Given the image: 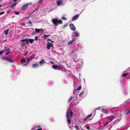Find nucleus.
<instances>
[{
	"label": "nucleus",
	"mask_w": 130,
	"mask_h": 130,
	"mask_svg": "<svg viewBox=\"0 0 130 130\" xmlns=\"http://www.w3.org/2000/svg\"><path fill=\"white\" fill-rule=\"evenodd\" d=\"M74 95V96L73 98V100L74 101H75L76 100L78 97L79 96L78 92H77Z\"/></svg>",
	"instance_id": "obj_10"
},
{
	"label": "nucleus",
	"mask_w": 130,
	"mask_h": 130,
	"mask_svg": "<svg viewBox=\"0 0 130 130\" xmlns=\"http://www.w3.org/2000/svg\"><path fill=\"white\" fill-rule=\"evenodd\" d=\"M68 109V111H69V109H68ZM69 116L70 117V118H71L72 117L73 115V113L72 111H70V115L69 114Z\"/></svg>",
	"instance_id": "obj_24"
},
{
	"label": "nucleus",
	"mask_w": 130,
	"mask_h": 130,
	"mask_svg": "<svg viewBox=\"0 0 130 130\" xmlns=\"http://www.w3.org/2000/svg\"><path fill=\"white\" fill-rule=\"evenodd\" d=\"M40 125L38 126H34L32 128L31 130H35V129L37 128V127H40Z\"/></svg>",
	"instance_id": "obj_33"
},
{
	"label": "nucleus",
	"mask_w": 130,
	"mask_h": 130,
	"mask_svg": "<svg viewBox=\"0 0 130 130\" xmlns=\"http://www.w3.org/2000/svg\"><path fill=\"white\" fill-rule=\"evenodd\" d=\"M5 13V12L4 11L2 12H0V15L4 14Z\"/></svg>",
	"instance_id": "obj_43"
},
{
	"label": "nucleus",
	"mask_w": 130,
	"mask_h": 130,
	"mask_svg": "<svg viewBox=\"0 0 130 130\" xmlns=\"http://www.w3.org/2000/svg\"><path fill=\"white\" fill-rule=\"evenodd\" d=\"M76 39L75 38H73L71 40H70L67 43L68 45H72L73 43L75 41Z\"/></svg>",
	"instance_id": "obj_9"
},
{
	"label": "nucleus",
	"mask_w": 130,
	"mask_h": 130,
	"mask_svg": "<svg viewBox=\"0 0 130 130\" xmlns=\"http://www.w3.org/2000/svg\"><path fill=\"white\" fill-rule=\"evenodd\" d=\"M35 56V55L33 54L29 58H28L27 59V64H28L30 62L29 61L31 60Z\"/></svg>",
	"instance_id": "obj_12"
},
{
	"label": "nucleus",
	"mask_w": 130,
	"mask_h": 130,
	"mask_svg": "<svg viewBox=\"0 0 130 130\" xmlns=\"http://www.w3.org/2000/svg\"><path fill=\"white\" fill-rule=\"evenodd\" d=\"M126 102L128 103H130V99H129L127 100Z\"/></svg>",
	"instance_id": "obj_53"
},
{
	"label": "nucleus",
	"mask_w": 130,
	"mask_h": 130,
	"mask_svg": "<svg viewBox=\"0 0 130 130\" xmlns=\"http://www.w3.org/2000/svg\"><path fill=\"white\" fill-rule=\"evenodd\" d=\"M129 113H130V109L128 110L127 112V114H128Z\"/></svg>",
	"instance_id": "obj_45"
},
{
	"label": "nucleus",
	"mask_w": 130,
	"mask_h": 130,
	"mask_svg": "<svg viewBox=\"0 0 130 130\" xmlns=\"http://www.w3.org/2000/svg\"><path fill=\"white\" fill-rule=\"evenodd\" d=\"M27 22L28 24H29V25H32V23L31 22L30 20H29V21H28V22Z\"/></svg>",
	"instance_id": "obj_36"
},
{
	"label": "nucleus",
	"mask_w": 130,
	"mask_h": 130,
	"mask_svg": "<svg viewBox=\"0 0 130 130\" xmlns=\"http://www.w3.org/2000/svg\"><path fill=\"white\" fill-rule=\"evenodd\" d=\"M45 63L44 62V59L41 60V65L43 64V63Z\"/></svg>",
	"instance_id": "obj_40"
},
{
	"label": "nucleus",
	"mask_w": 130,
	"mask_h": 130,
	"mask_svg": "<svg viewBox=\"0 0 130 130\" xmlns=\"http://www.w3.org/2000/svg\"><path fill=\"white\" fill-rule=\"evenodd\" d=\"M61 19L63 20H66L67 19L66 18L64 17H61Z\"/></svg>",
	"instance_id": "obj_39"
},
{
	"label": "nucleus",
	"mask_w": 130,
	"mask_h": 130,
	"mask_svg": "<svg viewBox=\"0 0 130 130\" xmlns=\"http://www.w3.org/2000/svg\"><path fill=\"white\" fill-rule=\"evenodd\" d=\"M4 50H3V51H4V52L5 51H6V52H8L9 51H11V50L9 48L7 47H6V46H5L4 47Z\"/></svg>",
	"instance_id": "obj_23"
},
{
	"label": "nucleus",
	"mask_w": 130,
	"mask_h": 130,
	"mask_svg": "<svg viewBox=\"0 0 130 130\" xmlns=\"http://www.w3.org/2000/svg\"><path fill=\"white\" fill-rule=\"evenodd\" d=\"M50 35L49 34H48V35H44V38L46 39L47 38H46V37H48L50 36Z\"/></svg>",
	"instance_id": "obj_37"
},
{
	"label": "nucleus",
	"mask_w": 130,
	"mask_h": 130,
	"mask_svg": "<svg viewBox=\"0 0 130 130\" xmlns=\"http://www.w3.org/2000/svg\"><path fill=\"white\" fill-rule=\"evenodd\" d=\"M48 39V41H51L50 40V39Z\"/></svg>",
	"instance_id": "obj_60"
},
{
	"label": "nucleus",
	"mask_w": 130,
	"mask_h": 130,
	"mask_svg": "<svg viewBox=\"0 0 130 130\" xmlns=\"http://www.w3.org/2000/svg\"><path fill=\"white\" fill-rule=\"evenodd\" d=\"M10 51H8V52L7 53H6V55H7L8 54H10Z\"/></svg>",
	"instance_id": "obj_47"
},
{
	"label": "nucleus",
	"mask_w": 130,
	"mask_h": 130,
	"mask_svg": "<svg viewBox=\"0 0 130 130\" xmlns=\"http://www.w3.org/2000/svg\"><path fill=\"white\" fill-rule=\"evenodd\" d=\"M49 62L50 63H51L52 64H54V62L53 61H51Z\"/></svg>",
	"instance_id": "obj_54"
},
{
	"label": "nucleus",
	"mask_w": 130,
	"mask_h": 130,
	"mask_svg": "<svg viewBox=\"0 0 130 130\" xmlns=\"http://www.w3.org/2000/svg\"><path fill=\"white\" fill-rule=\"evenodd\" d=\"M84 46L81 44H80L78 45V46L76 48L77 51H78L81 53H83L84 52Z\"/></svg>",
	"instance_id": "obj_5"
},
{
	"label": "nucleus",
	"mask_w": 130,
	"mask_h": 130,
	"mask_svg": "<svg viewBox=\"0 0 130 130\" xmlns=\"http://www.w3.org/2000/svg\"><path fill=\"white\" fill-rule=\"evenodd\" d=\"M17 0H14V1H13V2H16Z\"/></svg>",
	"instance_id": "obj_58"
},
{
	"label": "nucleus",
	"mask_w": 130,
	"mask_h": 130,
	"mask_svg": "<svg viewBox=\"0 0 130 130\" xmlns=\"http://www.w3.org/2000/svg\"><path fill=\"white\" fill-rule=\"evenodd\" d=\"M79 60L77 59H75L74 60V61L75 62H77L78 61V60Z\"/></svg>",
	"instance_id": "obj_41"
},
{
	"label": "nucleus",
	"mask_w": 130,
	"mask_h": 130,
	"mask_svg": "<svg viewBox=\"0 0 130 130\" xmlns=\"http://www.w3.org/2000/svg\"><path fill=\"white\" fill-rule=\"evenodd\" d=\"M4 52V51L2 50V51H0V55H2Z\"/></svg>",
	"instance_id": "obj_49"
},
{
	"label": "nucleus",
	"mask_w": 130,
	"mask_h": 130,
	"mask_svg": "<svg viewBox=\"0 0 130 130\" xmlns=\"http://www.w3.org/2000/svg\"><path fill=\"white\" fill-rule=\"evenodd\" d=\"M66 117L67 119V121L68 123V126L69 128L71 130L73 129V127L70 124L71 123V118H70V117L68 115V109L67 110V112H66Z\"/></svg>",
	"instance_id": "obj_2"
},
{
	"label": "nucleus",
	"mask_w": 130,
	"mask_h": 130,
	"mask_svg": "<svg viewBox=\"0 0 130 130\" xmlns=\"http://www.w3.org/2000/svg\"><path fill=\"white\" fill-rule=\"evenodd\" d=\"M52 22L54 24L55 26L57 25L58 24H59L62 23V20L60 19L58 20L57 19H54L52 20Z\"/></svg>",
	"instance_id": "obj_4"
},
{
	"label": "nucleus",
	"mask_w": 130,
	"mask_h": 130,
	"mask_svg": "<svg viewBox=\"0 0 130 130\" xmlns=\"http://www.w3.org/2000/svg\"><path fill=\"white\" fill-rule=\"evenodd\" d=\"M53 46V44L51 43H48L47 45L46 48L48 49H50L51 47Z\"/></svg>",
	"instance_id": "obj_17"
},
{
	"label": "nucleus",
	"mask_w": 130,
	"mask_h": 130,
	"mask_svg": "<svg viewBox=\"0 0 130 130\" xmlns=\"http://www.w3.org/2000/svg\"><path fill=\"white\" fill-rule=\"evenodd\" d=\"M116 116L111 115L110 116L108 117V119L109 120L110 122L112 121L113 119L116 118L117 117Z\"/></svg>",
	"instance_id": "obj_11"
},
{
	"label": "nucleus",
	"mask_w": 130,
	"mask_h": 130,
	"mask_svg": "<svg viewBox=\"0 0 130 130\" xmlns=\"http://www.w3.org/2000/svg\"><path fill=\"white\" fill-rule=\"evenodd\" d=\"M92 114H90L89 115L87 116V117L83 119V120L84 121H88L89 120H91V119H92L93 118H91V119H88V118L92 116Z\"/></svg>",
	"instance_id": "obj_6"
},
{
	"label": "nucleus",
	"mask_w": 130,
	"mask_h": 130,
	"mask_svg": "<svg viewBox=\"0 0 130 130\" xmlns=\"http://www.w3.org/2000/svg\"><path fill=\"white\" fill-rule=\"evenodd\" d=\"M34 40V39L26 38L24 39H21L20 41L21 42L26 41V44H29L28 42L31 43H32Z\"/></svg>",
	"instance_id": "obj_3"
},
{
	"label": "nucleus",
	"mask_w": 130,
	"mask_h": 130,
	"mask_svg": "<svg viewBox=\"0 0 130 130\" xmlns=\"http://www.w3.org/2000/svg\"><path fill=\"white\" fill-rule=\"evenodd\" d=\"M10 11V10H9L7 12V13H8Z\"/></svg>",
	"instance_id": "obj_59"
},
{
	"label": "nucleus",
	"mask_w": 130,
	"mask_h": 130,
	"mask_svg": "<svg viewBox=\"0 0 130 130\" xmlns=\"http://www.w3.org/2000/svg\"><path fill=\"white\" fill-rule=\"evenodd\" d=\"M52 67L54 69H55L58 70H60L61 69V67L57 65H52Z\"/></svg>",
	"instance_id": "obj_8"
},
{
	"label": "nucleus",
	"mask_w": 130,
	"mask_h": 130,
	"mask_svg": "<svg viewBox=\"0 0 130 130\" xmlns=\"http://www.w3.org/2000/svg\"><path fill=\"white\" fill-rule=\"evenodd\" d=\"M73 86L74 87H77V86H78V84L77 83L75 82L74 81H73Z\"/></svg>",
	"instance_id": "obj_29"
},
{
	"label": "nucleus",
	"mask_w": 130,
	"mask_h": 130,
	"mask_svg": "<svg viewBox=\"0 0 130 130\" xmlns=\"http://www.w3.org/2000/svg\"><path fill=\"white\" fill-rule=\"evenodd\" d=\"M69 55L71 57H77L78 55L77 50L74 48L71 49L69 53Z\"/></svg>",
	"instance_id": "obj_1"
},
{
	"label": "nucleus",
	"mask_w": 130,
	"mask_h": 130,
	"mask_svg": "<svg viewBox=\"0 0 130 130\" xmlns=\"http://www.w3.org/2000/svg\"><path fill=\"white\" fill-rule=\"evenodd\" d=\"M74 34L77 37H78L79 36V35L78 32H75L74 33Z\"/></svg>",
	"instance_id": "obj_32"
},
{
	"label": "nucleus",
	"mask_w": 130,
	"mask_h": 130,
	"mask_svg": "<svg viewBox=\"0 0 130 130\" xmlns=\"http://www.w3.org/2000/svg\"><path fill=\"white\" fill-rule=\"evenodd\" d=\"M101 111L103 113L106 114H107L108 113L107 110L104 108H102Z\"/></svg>",
	"instance_id": "obj_19"
},
{
	"label": "nucleus",
	"mask_w": 130,
	"mask_h": 130,
	"mask_svg": "<svg viewBox=\"0 0 130 130\" xmlns=\"http://www.w3.org/2000/svg\"><path fill=\"white\" fill-rule=\"evenodd\" d=\"M41 31H43V30H42V29H41Z\"/></svg>",
	"instance_id": "obj_63"
},
{
	"label": "nucleus",
	"mask_w": 130,
	"mask_h": 130,
	"mask_svg": "<svg viewBox=\"0 0 130 130\" xmlns=\"http://www.w3.org/2000/svg\"><path fill=\"white\" fill-rule=\"evenodd\" d=\"M85 126H86V128L87 129H89L90 128V127L89 126L86 125Z\"/></svg>",
	"instance_id": "obj_44"
},
{
	"label": "nucleus",
	"mask_w": 130,
	"mask_h": 130,
	"mask_svg": "<svg viewBox=\"0 0 130 130\" xmlns=\"http://www.w3.org/2000/svg\"><path fill=\"white\" fill-rule=\"evenodd\" d=\"M112 113L113 114H116V115H117V114H116V113H115L114 111H112Z\"/></svg>",
	"instance_id": "obj_55"
},
{
	"label": "nucleus",
	"mask_w": 130,
	"mask_h": 130,
	"mask_svg": "<svg viewBox=\"0 0 130 130\" xmlns=\"http://www.w3.org/2000/svg\"><path fill=\"white\" fill-rule=\"evenodd\" d=\"M28 64H27V63L26 64H25V65H27Z\"/></svg>",
	"instance_id": "obj_62"
},
{
	"label": "nucleus",
	"mask_w": 130,
	"mask_h": 130,
	"mask_svg": "<svg viewBox=\"0 0 130 130\" xmlns=\"http://www.w3.org/2000/svg\"><path fill=\"white\" fill-rule=\"evenodd\" d=\"M31 4V3H29L24 5L22 8L21 10H26L28 7V5H30Z\"/></svg>",
	"instance_id": "obj_7"
},
{
	"label": "nucleus",
	"mask_w": 130,
	"mask_h": 130,
	"mask_svg": "<svg viewBox=\"0 0 130 130\" xmlns=\"http://www.w3.org/2000/svg\"><path fill=\"white\" fill-rule=\"evenodd\" d=\"M79 16V15L78 14H77L74 16L72 18V21H73L76 20L78 18Z\"/></svg>",
	"instance_id": "obj_16"
},
{
	"label": "nucleus",
	"mask_w": 130,
	"mask_h": 130,
	"mask_svg": "<svg viewBox=\"0 0 130 130\" xmlns=\"http://www.w3.org/2000/svg\"><path fill=\"white\" fill-rule=\"evenodd\" d=\"M101 107H97L96 108L95 110H98L100 109Z\"/></svg>",
	"instance_id": "obj_48"
},
{
	"label": "nucleus",
	"mask_w": 130,
	"mask_h": 130,
	"mask_svg": "<svg viewBox=\"0 0 130 130\" xmlns=\"http://www.w3.org/2000/svg\"><path fill=\"white\" fill-rule=\"evenodd\" d=\"M7 58L6 57H2V59L3 60H7Z\"/></svg>",
	"instance_id": "obj_38"
},
{
	"label": "nucleus",
	"mask_w": 130,
	"mask_h": 130,
	"mask_svg": "<svg viewBox=\"0 0 130 130\" xmlns=\"http://www.w3.org/2000/svg\"><path fill=\"white\" fill-rule=\"evenodd\" d=\"M108 122H106V124L104 125V127H106V125H107V124H108Z\"/></svg>",
	"instance_id": "obj_51"
},
{
	"label": "nucleus",
	"mask_w": 130,
	"mask_h": 130,
	"mask_svg": "<svg viewBox=\"0 0 130 130\" xmlns=\"http://www.w3.org/2000/svg\"><path fill=\"white\" fill-rule=\"evenodd\" d=\"M78 64L80 66L82 65L83 64V63L82 60L79 59V60H78Z\"/></svg>",
	"instance_id": "obj_20"
},
{
	"label": "nucleus",
	"mask_w": 130,
	"mask_h": 130,
	"mask_svg": "<svg viewBox=\"0 0 130 130\" xmlns=\"http://www.w3.org/2000/svg\"><path fill=\"white\" fill-rule=\"evenodd\" d=\"M19 12H15V13L17 15H19Z\"/></svg>",
	"instance_id": "obj_50"
},
{
	"label": "nucleus",
	"mask_w": 130,
	"mask_h": 130,
	"mask_svg": "<svg viewBox=\"0 0 130 130\" xmlns=\"http://www.w3.org/2000/svg\"><path fill=\"white\" fill-rule=\"evenodd\" d=\"M86 92V90L85 89L80 94H79V96H80L82 97V95H83L85 92Z\"/></svg>",
	"instance_id": "obj_22"
},
{
	"label": "nucleus",
	"mask_w": 130,
	"mask_h": 130,
	"mask_svg": "<svg viewBox=\"0 0 130 130\" xmlns=\"http://www.w3.org/2000/svg\"><path fill=\"white\" fill-rule=\"evenodd\" d=\"M74 127H75V129L77 130H80V128L79 127V126H77V124H76L74 126Z\"/></svg>",
	"instance_id": "obj_27"
},
{
	"label": "nucleus",
	"mask_w": 130,
	"mask_h": 130,
	"mask_svg": "<svg viewBox=\"0 0 130 130\" xmlns=\"http://www.w3.org/2000/svg\"><path fill=\"white\" fill-rule=\"evenodd\" d=\"M118 119H117L115 121L113 122L114 124H116L118 122L120 121L121 119V117L120 116H119L118 117Z\"/></svg>",
	"instance_id": "obj_18"
},
{
	"label": "nucleus",
	"mask_w": 130,
	"mask_h": 130,
	"mask_svg": "<svg viewBox=\"0 0 130 130\" xmlns=\"http://www.w3.org/2000/svg\"><path fill=\"white\" fill-rule=\"evenodd\" d=\"M72 96L70 97V98H69V99L68 100V102H69L71 101L72 100Z\"/></svg>",
	"instance_id": "obj_42"
},
{
	"label": "nucleus",
	"mask_w": 130,
	"mask_h": 130,
	"mask_svg": "<svg viewBox=\"0 0 130 130\" xmlns=\"http://www.w3.org/2000/svg\"><path fill=\"white\" fill-rule=\"evenodd\" d=\"M21 42L20 43V44H21V46L22 47H24L25 46L26 44V43L24 42Z\"/></svg>",
	"instance_id": "obj_26"
},
{
	"label": "nucleus",
	"mask_w": 130,
	"mask_h": 130,
	"mask_svg": "<svg viewBox=\"0 0 130 130\" xmlns=\"http://www.w3.org/2000/svg\"><path fill=\"white\" fill-rule=\"evenodd\" d=\"M7 60L9 62L11 63H13V61L11 59L8 58H7Z\"/></svg>",
	"instance_id": "obj_30"
},
{
	"label": "nucleus",
	"mask_w": 130,
	"mask_h": 130,
	"mask_svg": "<svg viewBox=\"0 0 130 130\" xmlns=\"http://www.w3.org/2000/svg\"><path fill=\"white\" fill-rule=\"evenodd\" d=\"M36 130H41V128L37 129H36Z\"/></svg>",
	"instance_id": "obj_57"
},
{
	"label": "nucleus",
	"mask_w": 130,
	"mask_h": 130,
	"mask_svg": "<svg viewBox=\"0 0 130 130\" xmlns=\"http://www.w3.org/2000/svg\"><path fill=\"white\" fill-rule=\"evenodd\" d=\"M82 88V87L81 86H79L78 88L76 90H74L73 92V94H76V93L77 92H78V93H79V90H80Z\"/></svg>",
	"instance_id": "obj_13"
},
{
	"label": "nucleus",
	"mask_w": 130,
	"mask_h": 130,
	"mask_svg": "<svg viewBox=\"0 0 130 130\" xmlns=\"http://www.w3.org/2000/svg\"><path fill=\"white\" fill-rule=\"evenodd\" d=\"M28 17H25L24 18H28Z\"/></svg>",
	"instance_id": "obj_61"
},
{
	"label": "nucleus",
	"mask_w": 130,
	"mask_h": 130,
	"mask_svg": "<svg viewBox=\"0 0 130 130\" xmlns=\"http://www.w3.org/2000/svg\"><path fill=\"white\" fill-rule=\"evenodd\" d=\"M125 94L126 95H127L128 94V93L127 92H126L125 93Z\"/></svg>",
	"instance_id": "obj_56"
},
{
	"label": "nucleus",
	"mask_w": 130,
	"mask_h": 130,
	"mask_svg": "<svg viewBox=\"0 0 130 130\" xmlns=\"http://www.w3.org/2000/svg\"><path fill=\"white\" fill-rule=\"evenodd\" d=\"M21 25L23 26H25V24L24 23H22L21 24Z\"/></svg>",
	"instance_id": "obj_46"
},
{
	"label": "nucleus",
	"mask_w": 130,
	"mask_h": 130,
	"mask_svg": "<svg viewBox=\"0 0 130 130\" xmlns=\"http://www.w3.org/2000/svg\"><path fill=\"white\" fill-rule=\"evenodd\" d=\"M69 27L70 29L73 30L75 31L76 30V27L74 25V24H71L70 25Z\"/></svg>",
	"instance_id": "obj_14"
},
{
	"label": "nucleus",
	"mask_w": 130,
	"mask_h": 130,
	"mask_svg": "<svg viewBox=\"0 0 130 130\" xmlns=\"http://www.w3.org/2000/svg\"><path fill=\"white\" fill-rule=\"evenodd\" d=\"M128 74V73H126L124 74H122V77H124L127 76Z\"/></svg>",
	"instance_id": "obj_34"
},
{
	"label": "nucleus",
	"mask_w": 130,
	"mask_h": 130,
	"mask_svg": "<svg viewBox=\"0 0 130 130\" xmlns=\"http://www.w3.org/2000/svg\"><path fill=\"white\" fill-rule=\"evenodd\" d=\"M35 31L36 32H39L41 31V29H38L37 28H36L35 29Z\"/></svg>",
	"instance_id": "obj_31"
},
{
	"label": "nucleus",
	"mask_w": 130,
	"mask_h": 130,
	"mask_svg": "<svg viewBox=\"0 0 130 130\" xmlns=\"http://www.w3.org/2000/svg\"><path fill=\"white\" fill-rule=\"evenodd\" d=\"M35 39L36 41H37L38 39V38L37 36H36L35 37Z\"/></svg>",
	"instance_id": "obj_52"
},
{
	"label": "nucleus",
	"mask_w": 130,
	"mask_h": 130,
	"mask_svg": "<svg viewBox=\"0 0 130 130\" xmlns=\"http://www.w3.org/2000/svg\"><path fill=\"white\" fill-rule=\"evenodd\" d=\"M17 4V3L13 4L11 6V8H12V9L13 10L14 9V7Z\"/></svg>",
	"instance_id": "obj_21"
},
{
	"label": "nucleus",
	"mask_w": 130,
	"mask_h": 130,
	"mask_svg": "<svg viewBox=\"0 0 130 130\" xmlns=\"http://www.w3.org/2000/svg\"><path fill=\"white\" fill-rule=\"evenodd\" d=\"M40 2H41V1H39V3H40Z\"/></svg>",
	"instance_id": "obj_64"
},
{
	"label": "nucleus",
	"mask_w": 130,
	"mask_h": 130,
	"mask_svg": "<svg viewBox=\"0 0 130 130\" xmlns=\"http://www.w3.org/2000/svg\"><path fill=\"white\" fill-rule=\"evenodd\" d=\"M9 30V29H8L4 31V34L5 35H7L8 34V31Z\"/></svg>",
	"instance_id": "obj_28"
},
{
	"label": "nucleus",
	"mask_w": 130,
	"mask_h": 130,
	"mask_svg": "<svg viewBox=\"0 0 130 130\" xmlns=\"http://www.w3.org/2000/svg\"><path fill=\"white\" fill-rule=\"evenodd\" d=\"M56 3L58 6H59L60 5H64V3H63L62 1L61 0H59L57 1Z\"/></svg>",
	"instance_id": "obj_15"
},
{
	"label": "nucleus",
	"mask_w": 130,
	"mask_h": 130,
	"mask_svg": "<svg viewBox=\"0 0 130 130\" xmlns=\"http://www.w3.org/2000/svg\"><path fill=\"white\" fill-rule=\"evenodd\" d=\"M39 66L38 64L37 63H34L32 64V67L33 68H36L38 67Z\"/></svg>",
	"instance_id": "obj_25"
},
{
	"label": "nucleus",
	"mask_w": 130,
	"mask_h": 130,
	"mask_svg": "<svg viewBox=\"0 0 130 130\" xmlns=\"http://www.w3.org/2000/svg\"><path fill=\"white\" fill-rule=\"evenodd\" d=\"M26 61V60L25 58L22 59L21 60V63L25 62Z\"/></svg>",
	"instance_id": "obj_35"
}]
</instances>
